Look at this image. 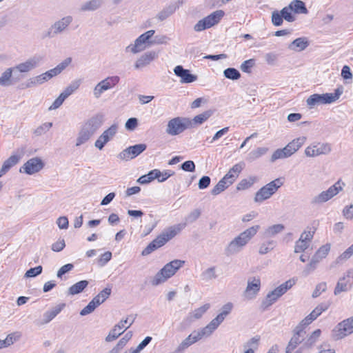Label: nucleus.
<instances>
[{
    "mask_svg": "<svg viewBox=\"0 0 353 353\" xmlns=\"http://www.w3.org/2000/svg\"><path fill=\"white\" fill-rule=\"evenodd\" d=\"M181 230L179 225L170 227L161 234L158 235L148 246L143 250V255H148L155 250L163 246L168 241L174 238Z\"/></svg>",
    "mask_w": 353,
    "mask_h": 353,
    "instance_id": "obj_1",
    "label": "nucleus"
},
{
    "mask_svg": "<svg viewBox=\"0 0 353 353\" xmlns=\"http://www.w3.org/2000/svg\"><path fill=\"white\" fill-rule=\"evenodd\" d=\"M184 263V261L176 259L165 264L152 280V285L156 286L165 282L168 279L174 276Z\"/></svg>",
    "mask_w": 353,
    "mask_h": 353,
    "instance_id": "obj_2",
    "label": "nucleus"
},
{
    "mask_svg": "<svg viewBox=\"0 0 353 353\" xmlns=\"http://www.w3.org/2000/svg\"><path fill=\"white\" fill-rule=\"evenodd\" d=\"M284 180L283 177H279L261 188L255 194L254 201L262 203L270 199L284 184Z\"/></svg>",
    "mask_w": 353,
    "mask_h": 353,
    "instance_id": "obj_3",
    "label": "nucleus"
},
{
    "mask_svg": "<svg viewBox=\"0 0 353 353\" xmlns=\"http://www.w3.org/2000/svg\"><path fill=\"white\" fill-rule=\"evenodd\" d=\"M305 139L306 138L304 137L296 138L293 139L283 148L277 149L273 152L271 157L272 161L290 157L303 145Z\"/></svg>",
    "mask_w": 353,
    "mask_h": 353,
    "instance_id": "obj_4",
    "label": "nucleus"
},
{
    "mask_svg": "<svg viewBox=\"0 0 353 353\" xmlns=\"http://www.w3.org/2000/svg\"><path fill=\"white\" fill-rule=\"evenodd\" d=\"M192 127L191 119L185 117H175L168 121L166 132L168 134L175 136Z\"/></svg>",
    "mask_w": 353,
    "mask_h": 353,
    "instance_id": "obj_5",
    "label": "nucleus"
},
{
    "mask_svg": "<svg viewBox=\"0 0 353 353\" xmlns=\"http://www.w3.org/2000/svg\"><path fill=\"white\" fill-rule=\"evenodd\" d=\"M342 94V90L336 89L334 93H326L323 94H314L307 99V104L312 108L317 104L331 103L336 101Z\"/></svg>",
    "mask_w": 353,
    "mask_h": 353,
    "instance_id": "obj_6",
    "label": "nucleus"
},
{
    "mask_svg": "<svg viewBox=\"0 0 353 353\" xmlns=\"http://www.w3.org/2000/svg\"><path fill=\"white\" fill-rule=\"evenodd\" d=\"M296 281L294 279H289L270 292L267 295L265 300L263 303L264 307H268L273 304L280 296L285 294L288 290L294 285Z\"/></svg>",
    "mask_w": 353,
    "mask_h": 353,
    "instance_id": "obj_7",
    "label": "nucleus"
},
{
    "mask_svg": "<svg viewBox=\"0 0 353 353\" xmlns=\"http://www.w3.org/2000/svg\"><path fill=\"white\" fill-rule=\"evenodd\" d=\"M223 16L224 12L223 10H216L203 19L199 21L194 26V29L196 32H201L205 29H208L217 24Z\"/></svg>",
    "mask_w": 353,
    "mask_h": 353,
    "instance_id": "obj_8",
    "label": "nucleus"
},
{
    "mask_svg": "<svg viewBox=\"0 0 353 353\" xmlns=\"http://www.w3.org/2000/svg\"><path fill=\"white\" fill-rule=\"evenodd\" d=\"M111 288H105L101 291L80 312L81 315H86L94 310V309L103 303L110 295Z\"/></svg>",
    "mask_w": 353,
    "mask_h": 353,
    "instance_id": "obj_9",
    "label": "nucleus"
},
{
    "mask_svg": "<svg viewBox=\"0 0 353 353\" xmlns=\"http://www.w3.org/2000/svg\"><path fill=\"white\" fill-rule=\"evenodd\" d=\"M344 186L345 183L342 182L341 180H339L333 185L330 187L328 190L322 192L317 196H316L314 199V202L319 203L327 201L333 196L336 195L339 192H341Z\"/></svg>",
    "mask_w": 353,
    "mask_h": 353,
    "instance_id": "obj_10",
    "label": "nucleus"
},
{
    "mask_svg": "<svg viewBox=\"0 0 353 353\" xmlns=\"http://www.w3.org/2000/svg\"><path fill=\"white\" fill-rule=\"evenodd\" d=\"M44 167V163L39 157L32 158L28 160L22 167L19 172L27 174H34L39 172Z\"/></svg>",
    "mask_w": 353,
    "mask_h": 353,
    "instance_id": "obj_11",
    "label": "nucleus"
},
{
    "mask_svg": "<svg viewBox=\"0 0 353 353\" xmlns=\"http://www.w3.org/2000/svg\"><path fill=\"white\" fill-rule=\"evenodd\" d=\"M353 333V318H349L339 323L334 330L336 339H341Z\"/></svg>",
    "mask_w": 353,
    "mask_h": 353,
    "instance_id": "obj_12",
    "label": "nucleus"
},
{
    "mask_svg": "<svg viewBox=\"0 0 353 353\" xmlns=\"http://www.w3.org/2000/svg\"><path fill=\"white\" fill-rule=\"evenodd\" d=\"M331 151V147L328 143H316L307 146L305 153L306 156L314 157L316 156L328 154Z\"/></svg>",
    "mask_w": 353,
    "mask_h": 353,
    "instance_id": "obj_13",
    "label": "nucleus"
},
{
    "mask_svg": "<svg viewBox=\"0 0 353 353\" xmlns=\"http://www.w3.org/2000/svg\"><path fill=\"white\" fill-rule=\"evenodd\" d=\"M118 76L109 77L99 82L94 88V94L96 97H99L105 90H108L115 86L119 81Z\"/></svg>",
    "mask_w": 353,
    "mask_h": 353,
    "instance_id": "obj_14",
    "label": "nucleus"
},
{
    "mask_svg": "<svg viewBox=\"0 0 353 353\" xmlns=\"http://www.w3.org/2000/svg\"><path fill=\"white\" fill-rule=\"evenodd\" d=\"M146 149V145L144 143L137 144L130 146L123 150L119 155L121 160L128 161L139 155Z\"/></svg>",
    "mask_w": 353,
    "mask_h": 353,
    "instance_id": "obj_15",
    "label": "nucleus"
},
{
    "mask_svg": "<svg viewBox=\"0 0 353 353\" xmlns=\"http://www.w3.org/2000/svg\"><path fill=\"white\" fill-rule=\"evenodd\" d=\"M261 289L259 277H252L248 281V285L244 292V296L248 299H252L257 294Z\"/></svg>",
    "mask_w": 353,
    "mask_h": 353,
    "instance_id": "obj_16",
    "label": "nucleus"
},
{
    "mask_svg": "<svg viewBox=\"0 0 353 353\" xmlns=\"http://www.w3.org/2000/svg\"><path fill=\"white\" fill-rule=\"evenodd\" d=\"M117 131V125H112L108 129L105 130L95 142V146L99 150H102L104 145L113 138Z\"/></svg>",
    "mask_w": 353,
    "mask_h": 353,
    "instance_id": "obj_17",
    "label": "nucleus"
},
{
    "mask_svg": "<svg viewBox=\"0 0 353 353\" xmlns=\"http://www.w3.org/2000/svg\"><path fill=\"white\" fill-rule=\"evenodd\" d=\"M154 30H148L140 35L134 41V44L131 47V51L133 53H137L145 48V43L154 35Z\"/></svg>",
    "mask_w": 353,
    "mask_h": 353,
    "instance_id": "obj_18",
    "label": "nucleus"
},
{
    "mask_svg": "<svg viewBox=\"0 0 353 353\" xmlns=\"http://www.w3.org/2000/svg\"><path fill=\"white\" fill-rule=\"evenodd\" d=\"M174 74L181 78V82L189 83L196 80V76L190 73L189 70L184 69L181 65H177L174 69Z\"/></svg>",
    "mask_w": 353,
    "mask_h": 353,
    "instance_id": "obj_19",
    "label": "nucleus"
},
{
    "mask_svg": "<svg viewBox=\"0 0 353 353\" xmlns=\"http://www.w3.org/2000/svg\"><path fill=\"white\" fill-rule=\"evenodd\" d=\"M304 332V328L299 327V325L296 327L294 330V334L290 339L288 346L286 347L287 353H291L296 347V346L301 343V336Z\"/></svg>",
    "mask_w": 353,
    "mask_h": 353,
    "instance_id": "obj_20",
    "label": "nucleus"
},
{
    "mask_svg": "<svg viewBox=\"0 0 353 353\" xmlns=\"http://www.w3.org/2000/svg\"><path fill=\"white\" fill-rule=\"evenodd\" d=\"M350 279H353V272H348L345 276L339 279L334 289V294L346 291L351 285Z\"/></svg>",
    "mask_w": 353,
    "mask_h": 353,
    "instance_id": "obj_21",
    "label": "nucleus"
},
{
    "mask_svg": "<svg viewBox=\"0 0 353 353\" xmlns=\"http://www.w3.org/2000/svg\"><path fill=\"white\" fill-rule=\"evenodd\" d=\"M208 334L205 330L203 328L198 332H194L190 334L181 343L183 347H187L196 341L201 339L205 335Z\"/></svg>",
    "mask_w": 353,
    "mask_h": 353,
    "instance_id": "obj_22",
    "label": "nucleus"
},
{
    "mask_svg": "<svg viewBox=\"0 0 353 353\" xmlns=\"http://www.w3.org/2000/svg\"><path fill=\"white\" fill-rule=\"evenodd\" d=\"M20 157L18 155L12 154L6 159L0 170V177L6 174L11 168L15 165L19 161Z\"/></svg>",
    "mask_w": 353,
    "mask_h": 353,
    "instance_id": "obj_23",
    "label": "nucleus"
},
{
    "mask_svg": "<svg viewBox=\"0 0 353 353\" xmlns=\"http://www.w3.org/2000/svg\"><path fill=\"white\" fill-rule=\"evenodd\" d=\"M128 329L125 325L117 324L106 336V341L110 342L117 339L121 334Z\"/></svg>",
    "mask_w": 353,
    "mask_h": 353,
    "instance_id": "obj_24",
    "label": "nucleus"
},
{
    "mask_svg": "<svg viewBox=\"0 0 353 353\" xmlns=\"http://www.w3.org/2000/svg\"><path fill=\"white\" fill-rule=\"evenodd\" d=\"M288 6L295 14H307L308 12L305 3L301 0H293Z\"/></svg>",
    "mask_w": 353,
    "mask_h": 353,
    "instance_id": "obj_25",
    "label": "nucleus"
},
{
    "mask_svg": "<svg viewBox=\"0 0 353 353\" xmlns=\"http://www.w3.org/2000/svg\"><path fill=\"white\" fill-rule=\"evenodd\" d=\"M73 90L70 88H67L63 92H62L50 106L49 110H55L59 108L65 99L72 93Z\"/></svg>",
    "mask_w": 353,
    "mask_h": 353,
    "instance_id": "obj_26",
    "label": "nucleus"
},
{
    "mask_svg": "<svg viewBox=\"0 0 353 353\" xmlns=\"http://www.w3.org/2000/svg\"><path fill=\"white\" fill-rule=\"evenodd\" d=\"M154 52H150L141 56L136 62L135 67L139 68L149 64L156 57Z\"/></svg>",
    "mask_w": 353,
    "mask_h": 353,
    "instance_id": "obj_27",
    "label": "nucleus"
},
{
    "mask_svg": "<svg viewBox=\"0 0 353 353\" xmlns=\"http://www.w3.org/2000/svg\"><path fill=\"white\" fill-rule=\"evenodd\" d=\"M72 61L71 58H67L63 62L59 63L57 67L53 69H51L48 72L49 77L51 79L53 77H55L60 74L67 66H68Z\"/></svg>",
    "mask_w": 353,
    "mask_h": 353,
    "instance_id": "obj_28",
    "label": "nucleus"
},
{
    "mask_svg": "<svg viewBox=\"0 0 353 353\" xmlns=\"http://www.w3.org/2000/svg\"><path fill=\"white\" fill-rule=\"evenodd\" d=\"M319 221H314L311 225V226L307 227V230H305L301 234V238L311 242L314 234H315L317 228L319 226Z\"/></svg>",
    "mask_w": 353,
    "mask_h": 353,
    "instance_id": "obj_29",
    "label": "nucleus"
},
{
    "mask_svg": "<svg viewBox=\"0 0 353 353\" xmlns=\"http://www.w3.org/2000/svg\"><path fill=\"white\" fill-rule=\"evenodd\" d=\"M65 303H61L56 305L54 308H52L50 311H48L45 313L46 322H50L52 321L57 315H58L65 307Z\"/></svg>",
    "mask_w": 353,
    "mask_h": 353,
    "instance_id": "obj_30",
    "label": "nucleus"
},
{
    "mask_svg": "<svg viewBox=\"0 0 353 353\" xmlns=\"http://www.w3.org/2000/svg\"><path fill=\"white\" fill-rule=\"evenodd\" d=\"M231 185V182L223 177L212 190L213 195H217Z\"/></svg>",
    "mask_w": 353,
    "mask_h": 353,
    "instance_id": "obj_31",
    "label": "nucleus"
},
{
    "mask_svg": "<svg viewBox=\"0 0 353 353\" xmlns=\"http://www.w3.org/2000/svg\"><path fill=\"white\" fill-rule=\"evenodd\" d=\"M223 319L222 315H217L214 319H213L206 327L203 329L208 333V334H210L214 330H215L219 325L223 321Z\"/></svg>",
    "mask_w": 353,
    "mask_h": 353,
    "instance_id": "obj_32",
    "label": "nucleus"
},
{
    "mask_svg": "<svg viewBox=\"0 0 353 353\" xmlns=\"http://www.w3.org/2000/svg\"><path fill=\"white\" fill-rule=\"evenodd\" d=\"M88 281L85 280L80 281L69 288V293L72 295L77 294L83 291V290L88 286Z\"/></svg>",
    "mask_w": 353,
    "mask_h": 353,
    "instance_id": "obj_33",
    "label": "nucleus"
},
{
    "mask_svg": "<svg viewBox=\"0 0 353 353\" xmlns=\"http://www.w3.org/2000/svg\"><path fill=\"white\" fill-rule=\"evenodd\" d=\"M37 63L34 60H28L24 63L17 65L14 69L18 70L20 72H28L34 68Z\"/></svg>",
    "mask_w": 353,
    "mask_h": 353,
    "instance_id": "obj_34",
    "label": "nucleus"
},
{
    "mask_svg": "<svg viewBox=\"0 0 353 353\" xmlns=\"http://www.w3.org/2000/svg\"><path fill=\"white\" fill-rule=\"evenodd\" d=\"M276 245V242L274 241H268L264 243H262L259 248V253L260 254H265L272 251Z\"/></svg>",
    "mask_w": 353,
    "mask_h": 353,
    "instance_id": "obj_35",
    "label": "nucleus"
},
{
    "mask_svg": "<svg viewBox=\"0 0 353 353\" xmlns=\"http://www.w3.org/2000/svg\"><path fill=\"white\" fill-rule=\"evenodd\" d=\"M256 181L255 177L242 179L236 185L237 190H245L251 188Z\"/></svg>",
    "mask_w": 353,
    "mask_h": 353,
    "instance_id": "obj_36",
    "label": "nucleus"
},
{
    "mask_svg": "<svg viewBox=\"0 0 353 353\" xmlns=\"http://www.w3.org/2000/svg\"><path fill=\"white\" fill-rule=\"evenodd\" d=\"M310 242L300 237L298 241H296L294 246V252L296 253H301L304 252L306 249H307L310 246Z\"/></svg>",
    "mask_w": 353,
    "mask_h": 353,
    "instance_id": "obj_37",
    "label": "nucleus"
},
{
    "mask_svg": "<svg viewBox=\"0 0 353 353\" xmlns=\"http://www.w3.org/2000/svg\"><path fill=\"white\" fill-rule=\"evenodd\" d=\"M250 241L244 236V235L242 234V232L237 236L234 240H232L230 243V247H236V248H241L245 246Z\"/></svg>",
    "mask_w": 353,
    "mask_h": 353,
    "instance_id": "obj_38",
    "label": "nucleus"
},
{
    "mask_svg": "<svg viewBox=\"0 0 353 353\" xmlns=\"http://www.w3.org/2000/svg\"><path fill=\"white\" fill-rule=\"evenodd\" d=\"M71 17H65L62 18L61 20L54 23V28L56 32H61L65 30L68 25L72 22Z\"/></svg>",
    "mask_w": 353,
    "mask_h": 353,
    "instance_id": "obj_39",
    "label": "nucleus"
},
{
    "mask_svg": "<svg viewBox=\"0 0 353 353\" xmlns=\"http://www.w3.org/2000/svg\"><path fill=\"white\" fill-rule=\"evenodd\" d=\"M292 45L294 46L297 50L302 51L309 46V41L305 37H299L294 40Z\"/></svg>",
    "mask_w": 353,
    "mask_h": 353,
    "instance_id": "obj_40",
    "label": "nucleus"
},
{
    "mask_svg": "<svg viewBox=\"0 0 353 353\" xmlns=\"http://www.w3.org/2000/svg\"><path fill=\"white\" fill-rule=\"evenodd\" d=\"M12 68H8L0 77V85L3 86L9 85L11 83Z\"/></svg>",
    "mask_w": 353,
    "mask_h": 353,
    "instance_id": "obj_41",
    "label": "nucleus"
},
{
    "mask_svg": "<svg viewBox=\"0 0 353 353\" xmlns=\"http://www.w3.org/2000/svg\"><path fill=\"white\" fill-rule=\"evenodd\" d=\"M92 134V132H90L88 129L83 128L79 132L76 145H80L87 141L90 139Z\"/></svg>",
    "mask_w": 353,
    "mask_h": 353,
    "instance_id": "obj_42",
    "label": "nucleus"
},
{
    "mask_svg": "<svg viewBox=\"0 0 353 353\" xmlns=\"http://www.w3.org/2000/svg\"><path fill=\"white\" fill-rule=\"evenodd\" d=\"M210 308V304L206 303L201 307L194 310L190 314L191 319H198Z\"/></svg>",
    "mask_w": 353,
    "mask_h": 353,
    "instance_id": "obj_43",
    "label": "nucleus"
},
{
    "mask_svg": "<svg viewBox=\"0 0 353 353\" xmlns=\"http://www.w3.org/2000/svg\"><path fill=\"white\" fill-rule=\"evenodd\" d=\"M212 114V112L211 110L205 111L200 114H198L194 117L192 122L195 124H201L205 121H207Z\"/></svg>",
    "mask_w": 353,
    "mask_h": 353,
    "instance_id": "obj_44",
    "label": "nucleus"
},
{
    "mask_svg": "<svg viewBox=\"0 0 353 353\" xmlns=\"http://www.w3.org/2000/svg\"><path fill=\"white\" fill-rule=\"evenodd\" d=\"M321 334V330L317 329L312 332L311 334L307 337L305 344L307 347L313 345L319 339Z\"/></svg>",
    "mask_w": 353,
    "mask_h": 353,
    "instance_id": "obj_45",
    "label": "nucleus"
},
{
    "mask_svg": "<svg viewBox=\"0 0 353 353\" xmlns=\"http://www.w3.org/2000/svg\"><path fill=\"white\" fill-rule=\"evenodd\" d=\"M330 250V245L329 243H327L325 245L321 246L314 254V256H316V257H318V259H319L320 260H322L323 259L327 256Z\"/></svg>",
    "mask_w": 353,
    "mask_h": 353,
    "instance_id": "obj_46",
    "label": "nucleus"
},
{
    "mask_svg": "<svg viewBox=\"0 0 353 353\" xmlns=\"http://www.w3.org/2000/svg\"><path fill=\"white\" fill-rule=\"evenodd\" d=\"M174 174V172L170 170H166L161 172L157 169V179L159 182H163Z\"/></svg>",
    "mask_w": 353,
    "mask_h": 353,
    "instance_id": "obj_47",
    "label": "nucleus"
},
{
    "mask_svg": "<svg viewBox=\"0 0 353 353\" xmlns=\"http://www.w3.org/2000/svg\"><path fill=\"white\" fill-rule=\"evenodd\" d=\"M223 73L226 78L232 80H237L241 77L240 72L236 69L233 68L225 69Z\"/></svg>",
    "mask_w": 353,
    "mask_h": 353,
    "instance_id": "obj_48",
    "label": "nucleus"
},
{
    "mask_svg": "<svg viewBox=\"0 0 353 353\" xmlns=\"http://www.w3.org/2000/svg\"><path fill=\"white\" fill-rule=\"evenodd\" d=\"M284 230V225L282 224L273 225L265 230V233L266 235L271 236H274L278 233L281 232Z\"/></svg>",
    "mask_w": 353,
    "mask_h": 353,
    "instance_id": "obj_49",
    "label": "nucleus"
},
{
    "mask_svg": "<svg viewBox=\"0 0 353 353\" xmlns=\"http://www.w3.org/2000/svg\"><path fill=\"white\" fill-rule=\"evenodd\" d=\"M317 318V316L311 312L299 323V327L305 329L307 326L310 325Z\"/></svg>",
    "mask_w": 353,
    "mask_h": 353,
    "instance_id": "obj_50",
    "label": "nucleus"
},
{
    "mask_svg": "<svg viewBox=\"0 0 353 353\" xmlns=\"http://www.w3.org/2000/svg\"><path fill=\"white\" fill-rule=\"evenodd\" d=\"M317 318V316L311 312L299 323V327L305 329L307 326L310 325Z\"/></svg>",
    "mask_w": 353,
    "mask_h": 353,
    "instance_id": "obj_51",
    "label": "nucleus"
},
{
    "mask_svg": "<svg viewBox=\"0 0 353 353\" xmlns=\"http://www.w3.org/2000/svg\"><path fill=\"white\" fill-rule=\"evenodd\" d=\"M292 9L290 8V7L288 6H285L281 10V14L283 17V18L288 21V22H292L295 20V17L292 14Z\"/></svg>",
    "mask_w": 353,
    "mask_h": 353,
    "instance_id": "obj_52",
    "label": "nucleus"
},
{
    "mask_svg": "<svg viewBox=\"0 0 353 353\" xmlns=\"http://www.w3.org/2000/svg\"><path fill=\"white\" fill-rule=\"evenodd\" d=\"M259 229L260 226L259 225H253L243 231L242 234L248 239V241H250V239L256 234Z\"/></svg>",
    "mask_w": 353,
    "mask_h": 353,
    "instance_id": "obj_53",
    "label": "nucleus"
},
{
    "mask_svg": "<svg viewBox=\"0 0 353 353\" xmlns=\"http://www.w3.org/2000/svg\"><path fill=\"white\" fill-rule=\"evenodd\" d=\"M50 79L49 77L48 72H46L41 75L36 77L33 80L31 81L30 83L27 85V86H30L32 84L37 83H43L44 81Z\"/></svg>",
    "mask_w": 353,
    "mask_h": 353,
    "instance_id": "obj_54",
    "label": "nucleus"
},
{
    "mask_svg": "<svg viewBox=\"0 0 353 353\" xmlns=\"http://www.w3.org/2000/svg\"><path fill=\"white\" fill-rule=\"evenodd\" d=\"M243 163H236L234 165L227 173L230 174V175L233 176V177H239L240 173L243 170Z\"/></svg>",
    "mask_w": 353,
    "mask_h": 353,
    "instance_id": "obj_55",
    "label": "nucleus"
},
{
    "mask_svg": "<svg viewBox=\"0 0 353 353\" xmlns=\"http://www.w3.org/2000/svg\"><path fill=\"white\" fill-rule=\"evenodd\" d=\"M255 61L253 59L246 60L241 65V70L247 73L251 72L252 68L254 65Z\"/></svg>",
    "mask_w": 353,
    "mask_h": 353,
    "instance_id": "obj_56",
    "label": "nucleus"
},
{
    "mask_svg": "<svg viewBox=\"0 0 353 353\" xmlns=\"http://www.w3.org/2000/svg\"><path fill=\"white\" fill-rule=\"evenodd\" d=\"M20 335L17 333H12L7 336L5 340H3V343L4 347H8L12 345L14 341H16Z\"/></svg>",
    "mask_w": 353,
    "mask_h": 353,
    "instance_id": "obj_57",
    "label": "nucleus"
},
{
    "mask_svg": "<svg viewBox=\"0 0 353 353\" xmlns=\"http://www.w3.org/2000/svg\"><path fill=\"white\" fill-rule=\"evenodd\" d=\"M283 18L281 12L274 11L272 14V22L276 26H279L283 23Z\"/></svg>",
    "mask_w": 353,
    "mask_h": 353,
    "instance_id": "obj_58",
    "label": "nucleus"
},
{
    "mask_svg": "<svg viewBox=\"0 0 353 353\" xmlns=\"http://www.w3.org/2000/svg\"><path fill=\"white\" fill-rule=\"evenodd\" d=\"M329 307V303H322L319 304L312 312L319 317L323 312L326 311Z\"/></svg>",
    "mask_w": 353,
    "mask_h": 353,
    "instance_id": "obj_59",
    "label": "nucleus"
},
{
    "mask_svg": "<svg viewBox=\"0 0 353 353\" xmlns=\"http://www.w3.org/2000/svg\"><path fill=\"white\" fill-rule=\"evenodd\" d=\"M320 261L321 260L318 259V257H316V256L314 255L305 268L306 273L308 274L312 271L314 270L316 268V266L318 263L320 262Z\"/></svg>",
    "mask_w": 353,
    "mask_h": 353,
    "instance_id": "obj_60",
    "label": "nucleus"
},
{
    "mask_svg": "<svg viewBox=\"0 0 353 353\" xmlns=\"http://www.w3.org/2000/svg\"><path fill=\"white\" fill-rule=\"evenodd\" d=\"M42 270H43V268H42L41 265H38L35 268H30L26 272L25 276L26 277H34V276L40 274L42 272Z\"/></svg>",
    "mask_w": 353,
    "mask_h": 353,
    "instance_id": "obj_61",
    "label": "nucleus"
},
{
    "mask_svg": "<svg viewBox=\"0 0 353 353\" xmlns=\"http://www.w3.org/2000/svg\"><path fill=\"white\" fill-rule=\"evenodd\" d=\"M327 289L326 283L323 282L316 285L315 290L312 293V297L316 298L319 296L323 292H325Z\"/></svg>",
    "mask_w": 353,
    "mask_h": 353,
    "instance_id": "obj_62",
    "label": "nucleus"
},
{
    "mask_svg": "<svg viewBox=\"0 0 353 353\" xmlns=\"http://www.w3.org/2000/svg\"><path fill=\"white\" fill-rule=\"evenodd\" d=\"M353 255V244L345 250L340 256L341 260H346Z\"/></svg>",
    "mask_w": 353,
    "mask_h": 353,
    "instance_id": "obj_63",
    "label": "nucleus"
},
{
    "mask_svg": "<svg viewBox=\"0 0 353 353\" xmlns=\"http://www.w3.org/2000/svg\"><path fill=\"white\" fill-rule=\"evenodd\" d=\"M343 216L347 219H353V205L345 207L343 210Z\"/></svg>",
    "mask_w": 353,
    "mask_h": 353,
    "instance_id": "obj_64",
    "label": "nucleus"
}]
</instances>
